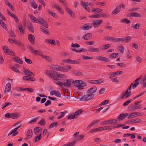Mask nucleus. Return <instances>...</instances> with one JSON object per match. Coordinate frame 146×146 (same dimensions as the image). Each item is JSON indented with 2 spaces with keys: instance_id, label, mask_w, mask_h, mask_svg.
Instances as JSON below:
<instances>
[{
  "instance_id": "f257e3e1",
  "label": "nucleus",
  "mask_w": 146,
  "mask_h": 146,
  "mask_svg": "<svg viewBox=\"0 0 146 146\" xmlns=\"http://www.w3.org/2000/svg\"><path fill=\"white\" fill-rule=\"evenodd\" d=\"M94 95L93 94H88L85 95L84 94H82L81 96H79L78 98H76L74 96V98L75 99H80L81 101H87L89 100L92 99L94 97Z\"/></svg>"
},
{
  "instance_id": "f03ea898",
  "label": "nucleus",
  "mask_w": 146,
  "mask_h": 146,
  "mask_svg": "<svg viewBox=\"0 0 146 146\" xmlns=\"http://www.w3.org/2000/svg\"><path fill=\"white\" fill-rule=\"evenodd\" d=\"M58 72L53 70L46 71L45 74L48 77L53 79L54 80H58Z\"/></svg>"
},
{
  "instance_id": "7ed1b4c3",
  "label": "nucleus",
  "mask_w": 146,
  "mask_h": 146,
  "mask_svg": "<svg viewBox=\"0 0 146 146\" xmlns=\"http://www.w3.org/2000/svg\"><path fill=\"white\" fill-rule=\"evenodd\" d=\"M74 85L77 87L79 89H82L86 85V83L81 80H76L74 81Z\"/></svg>"
},
{
  "instance_id": "20e7f679",
  "label": "nucleus",
  "mask_w": 146,
  "mask_h": 146,
  "mask_svg": "<svg viewBox=\"0 0 146 146\" xmlns=\"http://www.w3.org/2000/svg\"><path fill=\"white\" fill-rule=\"evenodd\" d=\"M72 80H66V82L62 83L60 81L57 80V81L54 82L56 84L60 86V87L63 86V85L67 87L70 86L71 85V83L73 82V81H72L73 82H72Z\"/></svg>"
},
{
  "instance_id": "39448f33",
  "label": "nucleus",
  "mask_w": 146,
  "mask_h": 146,
  "mask_svg": "<svg viewBox=\"0 0 146 146\" xmlns=\"http://www.w3.org/2000/svg\"><path fill=\"white\" fill-rule=\"evenodd\" d=\"M3 49L5 54L10 55H13L14 56L15 55V53L12 50L9 49L7 46H4L3 47Z\"/></svg>"
},
{
  "instance_id": "423d86ee",
  "label": "nucleus",
  "mask_w": 146,
  "mask_h": 146,
  "mask_svg": "<svg viewBox=\"0 0 146 146\" xmlns=\"http://www.w3.org/2000/svg\"><path fill=\"white\" fill-rule=\"evenodd\" d=\"M80 47V45L77 43H75L74 44V52H85L87 51V50L86 49H84L83 48H80L78 50L74 48H79Z\"/></svg>"
},
{
  "instance_id": "0eeeda50",
  "label": "nucleus",
  "mask_w": 146,
  "mask_h": 146,
  "mask_svg": "<svg viewBox=\"0 0 146 146\" xmlns=\"http://www.w3.org/2000/svg\"><path fill=\"white\" fill-rule=\"evenodd\" d=\"M141 105H139L138 106L135 105L130 106L128 107V109L129 110L133 111L137 109H140L142 108Z\"/></svg>"
},
{
  "instance_id": "6e6552de",
  "label": "nucleus",
  "mask_w": 146,
  "mask_h": 146,
  "mask_svg": "<svg viewBox=\"0 0 146 146\" xmlns=\"http://www.w3.org/2000/svg\"><path fill=\"white\" fill-rule=\"evenodd\" d=\"M23 69L24 70L23 72L25 75L31 77L35 76V74H33L29 69H26L24 67L23 68Z\"/></svg>"
},
{
  "instance_id": "1a4fd4ad",
  "label": "nucleus",
  "mask_w": 146,
  "mask_h": 146,
  "mask_svg": "<svg viewBox=\"0 0 146 146\" xmlns=\"http://www.w3.org/2000/svg\"><path fill=\"white\" fill-rule=\"evenodd\" d=\"M28 39L29 42L32 44L34 45L35 44V37L33 35L31 34L29 35Z\"/></svg>"
},
{
  "instance_id": "9d476101",
  "label": "nucleus",
  "mask_w": 146,
  "mask_h": 146,
  "mask_svg": "<svg viewBox=\"0 0 146 146\" xmlns=\"http://www.w3.org/2000/svg\"><path fill=\"white\" fill-rule=\"evenodd\" d=\"M102 23V20H97L96 21H93L92 23L94 28H96L98 27Z\"/></svg>"
},
{
  "instance_id": "9b49d317",
  "label": "nucleus",
  "mask_w": 146,
  "mask_h": 146,
  "mask_svg": "<svg viewBox=\"0 0 146 146\" xmlns=\"http://www.w3.org/2000/svg\"><path fill=\"white\" fill-rule=\"evenodd\" d=\"M142 120L140 119H132L131 120H128L126 123L128 124L135 123L140 122Z\"/></svg>"
},
{
  "instance_id": "f8f14e48",
  "label": "nucleus",
  "mask_w": 146,
  "mask_h": 146,
  "mask_svg": "<svg viewBox=\"0 0 146 146\" xmlns=\"http://www.w3.org/2000/svg\"><path fill=\"white\" fill-rule=\"evenodd\" d=\"M92 26V25L91 24H86L81 27L80 29L81 30H88L90 29Z\"/></svg>"
},
{
  "instance_id": "ddd939ff",
  "label": "nucleus",
  "mask_w": 146,
  "mask_h": 146,
  "mask_svg": "<svg viewBox=\"0 0 146 146\" xmlns=\"http://www.w3.org/2000/svg\"><path fill=\"white\" fill-rule=\"evenodd\" d=\"M97 89V88L96 86H93L89 89H88L87 91V93L88 94H92L96 91Z\"/></svg>"
},
{
  "instance_id": "4468645a",
  "label": "nucleus",
  "mask_w": 146,
  "mask_h": 146,
  "mask_svg": "<svg viewBox=\"0 0 146 146\" xmlns=\"http://www.w3.org/2000/svg\"><path fill=\"white\" fill-rule=\"evenodd\" d=\"M33 132L31 129L29 130L27 132V134L26 135V137L25 138V140H27L32 137Z\"/></svg>"
},
{
  "instance_id": "2eb2a0df",
  "label": "nucleus",
  "mask_w": 146,
  "mask_h": 146,
  "mask_svg": "<svg viewBox=\"0 0 146 146\" xmlns=\"http://www.w3.org/2000/svg\"><path fill=\"white\" fill-rule=\"evenodd\" d=\"M129 17H137L140 18L141 17V15L137 13L131 12L128 15Z\"/></svg>"
},
{
  "instance_id": "dca6fc26",
  "label": "nucleus",
  "mask_w": 146,
  "mask_h": 146,
  "mask_svg": "<svg viewBox=\"0 0 146 146\" xmlns=\"http://www.w3.org/2000/svg\"><path fill=\"white\" fill-rule=\"evenodd\" d=\"M52 7L55 9H56L60 11V13L63 14H64V12L61 9L60 7L57 6L56 4L55 3H53L52 5Z\"/></svg>"
},
{
  "instance_id": "f3484780",
  "label": "nucleus",
  "mask_w": 146,
  "mask_h": 146,
  "mask_svg": "<svg viewBox=\"0 0 146 146\" xmlns=\"http://www.w3.org/2000/svg\"><path fill=\"white\" fill-rule=\"evenodd\" d=\"M98 59L101 61L109 62L110 61L108 58L102 56H98Z\"/></svg>"
},
{
  "instance_id": "a211bd4d",
  "label": "nucleus",
  "mask_w": 146,
  "mask_h": 146,
  "mask_svg": "<svg viewBox=\"0 0 146 146\" xmlns=\"http://www.w3.org/2000/svg\"><path fill=\"white\" fill-rule=\"evenodd\" d=\"M11 90V84L9 82L7 84L5 87V91L4 93L6 94V91H7V92H10Z\"/></svg>"
},
{
  "instance_id": "6ab92c4d",
  "label": "nucleus",
  "mask_w": 146,
  "mask_h": 146,
  "mask_svg": "<svg viewBox=\"0 0 146 146\" xmlns=\"http://www.w3.org/2000/svg\"><path fill=\"white\" fill-rule=\"evenodd\" d=\"M23 79L25 80H30L33 81L36 80V79L34 78H31L29 76H25L23 77Z\"/></svg>"
},
{
  "instance_id": "aec40b11",
  "label": "nucleus",
  "mask_w": 146,
  "mask_h": 146,
  "mask_svg": "<svg viewBox=\"0 0 146 146\" xmlns=\"http://www.w3.org/2000/svg\"><path fill=\"white\" fill-rule=\"evenodd\" d=\"M92 34L89 33L86 34L82 36V38L84 40H88L90 39L92 37Z\"/></svg>"
},
{
  "instance_id": "412c9836",
  "label": "nucleus",
  "mask_w": 146,
  "mask_h": 146,
  "mask_svg": "<svg viewBox=\"0 0 146 146\" xmlns=\"http://www.w3.org/2000/svg\"><path fill=\"white\" fill-rule=\"evenodd\" d=\"M84 137V135L82 134L74 137V140H75L77 141H79L83 139Z\"/></svg>"
},
{
  "instance_id": "4be33fe9",
  "label": "nucleus",
  "mask_w": 146,
  "mask_h": 146,
  "mask_svg": "<svg viewBox=\"0 0 146 146\" xmlns=\"http://www.w3.org/2000/svg\"><path fill=\"white\" fill-rule=\"evenodd\" d=\"M45 42L46 43H50L52 45H55V41L54 40H52L51 39H46L45 40Z\"/></svg>"
},
{
  "instance_id": "5701e85b",
  "label": "nucleus",
  "mask_w": 146,
  "mask_h": 146,
  "mask_svg": "<svg viewBox=\"0 0 146 146\" xmlns=\"http://www.w3.org/2000/svg\"><path fill=\"white\" fill-rule=\"evenodd\" d=\"M74 74L78 76H82L84 75L82 72L78 70H75L74 71Z\"/></svg>"
},
{
  "instance_id": "b1692460",
  "label": "nucleus",
  "mask_w": 146,
  "mask_h": 146,
  "mask_svg": "<svg viewBox=\"0 0 146 146\" xmlns=\"http://www.w3.org/2000/svg\"><path fill=\"white\" fill-rule=\"evenodd\" d=\"M29 16L30 19L33 23H37L36 21H37L38 19H37L35 17L31 14H30L29 15Z\"/></svg>"
},
{
  "instance_id": "393cba45",
  "label": "nucleus",
  "mask_w": 146,
  "mask_h": 146,
  "mask_svg": "<svg viewBox=\"0 0 146 146\" xmlns=\"http://www.w3.org/2000/svg\"><path fill=\"white\" fill-rule=\"evenodd\" d=\"M88 50L91 52H98L100 51L99 49L98 48L92 47H90L88 48Z\"/></svg>"
},
{
  "instance_id": "a878e982",
  "label": "nucleus",
  "mask_w": 146,
  "mask_h": 146,
  "mask_svg": "<svg viewBox=\"0 0 146 146\" xmlns=\"http://www.w3.org/2000/svg\"><path fill=\"white\" fill-rule=\"evenodd\" d=\"M27 28L29 31H31L33 33H34V28L32 24L29 23L28 24L27 26Z\"/></svg>"
},
{
  "instance_id": "bb28decb",
  "label": "nucleus",
  "mask_w": 146,
  "mask_h": 146,
  "mask_svg": "<svg viewBox=\"0 0 146 146\" xmlns=\"http://www.w3.org/2000/svg\"><path fill=\"white\" fill-rule=\"evenodd\" d=\"M14 43L17 46L21 47L24 46V44L23 43H21V42L17 40L16 39H14Z\"/></svg>"
},
{
  "instance_id": "cd10ccee",
  "label": "nucleus",
  "mask_w": 146,
  "mask_h": 146,
  "mask_svg": "<svg viewBox=\"0 0 146 146\" xmlns=\"http://www.w3.org/2000/svg\"><path fill=\"white\" fill-rule=\"evenodd\" d=\"M125 116L124 115V113H121L118 116L117 118V120H119V121H121L125 118Z\"/></svg>"
},
{
  "instance_id": "c85d7f7f",
  "label": "nucleus",
  "mask_w": 146,
  "mask_h": 146,
  "mask_svg": "<svg viewBox=\"0 0 146 146\" xmlns=\"http://www.w3.org/2000/svg\"><path fill=\"white\" fill-rule=\"evenodd\" d=\"M18 28L20 32L22 34H24L25 32L23 29V27L22 25L20 24H18Z\"/></svg>"
},
{
  "instance_id": "c756f323",
  "label": "nucleus",
  "mask_w": 146,
  "mask_h": 146,
  "mask_svg": "<svg viewBox=\"0 0 146 146\" xmlns=\"http://www.w3.org/2000/svg\"><path fill=\"white\" fill-rule=\"evenodd\" d=\"M12 118L13 119H16L19 118L20 114L19 113H12Z\"/></svg>"
},
{
  "instance_id": "7c9ffc66",
  "label": "nucleus",
  "mask_w": 146,
  "mask_h": 146,
  "mask_svg": "<svg viewBox=\"0 0 146 146\" xmlns=\"http://www.w3.org/2000/svg\"><path fill=\"white\" fill-rule=\"evenodd\" d=\"M58 80H60V78H66V75L64 74H61L58 72Z\"/></svg>"
},
{
  "instance_id": "2f4dec72",
  "label": "nucleus",
  "mask_w": 146,
  "mask_h": 146,
  "mask_svg": "<svg viewBox=\"0 0 146 146\" xmlns=\"http://www.w3.org/2000/svg\"><path fill=\"white\" fill-rule=\"evenodd\" d=\"M82 112V110H79L76 111L74 113V119L76 117V116L79 115L81 114Z\"/></svg>"
},
{
  "instance_id": "473e14b6",
  "label": "nucleus",
  "mask_w": 146,
  "mask_h": 146,
  "mask_svg": "<svg viewBox=\"0 0 146 146\" xmlns=\"http://www.w3.org/2000/svg\"><path fill=\"white\" fill-rule=\"evenodd\" d=\"M0 25L6 30H8L6 25L2 20H0Z\"/></svg>"
},
{
  "instance_id": "72a5a7b5",
  "label": "nucleus",
  "mask_w": 146,
  "mask_h": 146,
  "mask_svg": "<svg viewBox=\"0 0 146 146\" xmlns=\"http://www.w3.org/2000/svg\"><path fill=\"white\" fill-rule=\"evenodd\" d=\"M21 126V125H20L19 126L16 127V128L14 129H13L8 134V136H9L11 134H12L13 133H15V132H17L16 131L17 130L19 129Z\"/></svg>"
},
{
  "instance_id": "f704fd0d",
  "label": "nucleus",
  "mask_w": 146,
  "mask_h": 146,
  "mask_svg": "<svg viewBox=\"0 0 146 146\" xmlns=\"http://www.w3.org/2000/svg\"><path fill=\"white\" fill-rule=\"evenodd\" d=\"M28 48L31 52L34 54H35L34 52H35V50L34 48L31 45H29L28 46Z\"/></svg>"
},
{
  "instance_id": "c9c22d12",
  "label": "nucleus",
  "mask_w": 146,
  "mask_h": 146,
  "mask_svg": "<svg viewBox=\"0 0 146 146\" xmlns=\"http://www.w3.org/2000/svg\"><path fill=\"white\" fill-rule=\"evenodd\" d=\"M110 78L113 82H119V80L117 79V78L116 77H115L114 76L111 75Z\"/></svg>"
},
{
  "instance_id": "e433bc0d",
  "label": "nucleus",
  "mask_w": 146,
  "mask_h": 146,
  "mask_svg": "<svg viewBox=\"0 0 146 146\" xmlns=\"http://www.w3.org/2000/svg\"><path fill=\"white\" fill-rule=\"evenodd\" d=\"M30 3L31 6L35 9H36L37 7V5L35 3L34 0H31L30 1Z\"/></svg>"
},
{
  "instance_id": "4c0bfd02",
  "label": "nucleus",
  "mask_w": 146,
  "mask_h": 146,
  "mask_svg": "<svg viewBox=\"0 0 146 146\" xmlns=\"http://www.w3.org/2000/svg\"><path fill=\"white\" fill-rule=\"evenodd\" d=\"M41 133H40L35 137L34 140V142H36L37 141H39L41 139Z\"/></svg>"
},
{
  "instance_id": "58836bf2",
  "label": "nucleus",
  "mask_w": 146,
  "mask_h": 146,
  "mask_svg": "<svg viewBox=\"0 0 146 146\" xmlns=\"http://www.w3.org/2000/svg\"><path fill=\"white\" fill-rule=\"evenodd\" d=\"M42 126H44L45 124V120L44 118H42L39 122L38 123Z\"/></svg>"
},
{
  "instance_id": "ea45409f",
  "label": "nucleus",
  "mask_w": 146,
  "mask_h": 146,
  "mask_svg": "<svg viewBox=\"0 0 146 146\" xmlns=\"http://www.w3.org/2000/svg\"><path fill=\"white\" fill-rule=\"evenodd\" d=\"M60 68V66L57 65H53L52 67V68L53 69L57 71H59Z\"/></svg>"
},
{
  "instance_id": "a19ab883",
  "label": "nucleus",
  "mask_w": 146,
  "mask_h": 146,
  "mask_svg": "<svg viewBox=\"0 0 146 146\" xmlns=\"http://www.w3.org/2000/svg\"><path fill=\"white\" fill-rule=\"evenodd\" d=\"M118 55V53H114L109 55V57L110 58H116L117 56Z\"/></svg>"
},
{
  "instance_id": "79ce46f5",
  "label": "nucleus",
  "mask_w": 146,
  "mask_h": 146,
  "mask_svg": "<svg viewBox=\"0 0 146 146\" xmlns=\"http://www.w3.org/2000/svg\"><path fill=\"white\" fill-rule=\"evenodd\" d=\"M66 11L69 14H70L71 16L72 17V11L67 7H66Z\"/></svg>"
},
{
  "instance_id": "37998d69",
  "label": "nucleus",
  "mask_w": 146,
  "mask_h": 146,
  "mask_svg": "<svg viewBox=\"0 0 146 146\" xmlns=\"http://www.w3.org/2000/svg\"><path fill=\"white\" fill-rule=\"evenodd\" d=\"M108 120L109 124H110L115 123L117 121V119H111Z\"/></svg>"
},
{
  "instance_id": "c03bdc74",
  "label": "nucleus",
  "mask_w": 146,
  "mask_h": 146,
  "mask_svg": "<svg viewBox=\"0 0 146 146\" xmlns=\"http://www.w3.org/2000/svg\"><path fill=\"white\" fill-rule=\"evenodd\" d=\"M41 31L46 34H47L48 33V31L46 29L43 28L42 27H40Z\"/></svg>"
},
{
  "instance_id": "a18cd8bd",
  "label": "nucleus",
  "mask_w": 146,
  "mask_h": 146,
  "mask_svg": "<svg viewBox=\"0 0 146 146\" xmlns=\"http://www.w3.org/2000/svg\"><path fill=\"white\" fill-rule=\"evenodd\" d=\"M99 15L100 16V17H102L105 18L109 16L108 13H104L102 12L100 13Z\"/></svg>"
},
{
  "instance_id": "49530a36",
  "label": "nucleus",
  "mask_w": 146,
  "mask_h": 146,
  "mask_svg": "<svg viewBox=\"0 0 146 146\" xmlns=\"http://www.w3.org/2000/svg\"><path fill=\"white\" fill-rule=\"evenodd\" d=\"M121 23L125 22L126 24H128L131 22L127 18L122 19L120 21Z\"/></svg>"
},
{
  "instance_id": "de8ad7c7",
  "label": "nucleus",
  "mask_w": 146,
  "mask_h": 146,
  "mask_svg": "<svg viewBox=\"0 0 146 146\" xmlns=\"http://www.w3.org/2000/svg\"><path fill=\"white\" fill-rule=\"evenodd\" d=\"M63 61L64 62L66 63H73V61L72 60L69 58L64 59L63 60Z\"/></svg>"
},
{
  "instance_id": "09e8293b",
  "label": "nucleus",
  "mask_w": 146,
  "mask_h": 146,
  "mask_svg": "<svg viewBox=\"0 0 146 146\" xmlns=\"http://www.w3.org/2000/svg\"><path fill=\"white\" fill-rule=\"evenodd\" d=\"M7 5L13 11H14L13 6L11 4L8 2L7 1H6Z\"/></svg>"
},
{
  "instance_id": "8fccbe9b",
  "label": "nucleus",
  "mask_w": 146,
  "mask_h": 146,
  "mask_svg": "<svg viewBox=\"0 0 146 146\" xmlns=\"http://www.w3.org/2000/svg\"><path fill=\"white\" fill-rule=\"evenodd\" d=\"M105 39L107 40H113L115 38L113 37L107 36L105 37Z\"/></svg>"
},
{
  "instance_id": "3c124183",
  "label": "nucleus",
  "mask_w": 146,
  "mask_h": 146,
  "mask_svg": "<svg viewBox=\"0 0 146 146\" xmlns=\"http://www.w3.org/2000/svg\"><path fill=\"white\" fill-rule=\"evenodd\" d=\"M131 92L128 91V90H127L125 93V98H128L129 96H130V95L131 94Z\"/></svg>"
},
{
  "instance_id": "603ef678",
  "label": "nucleus",
  "mask_w": 146,
  "mask_h": 146,
  "mask_svg": "<svg viewBox=\"0 0 146 146\" xmlns=\"http://www.w3.org/2000/svg\"><path fill=\"white\" fill-rule=\"evenodd\" d=\"M57 123H58L57 122H54L52 123L51 124L49 127V128L50 129L56 126L57 125Z\"/></svg>"
},
{
  "instance_id": "864d4df0",
  "label": "nucleus",
  "mask_w": 146,
  "mask_h": 146,
  "mask_svg": "<svg viewBox=\"0 0 146 146\" xmlns=\"http://www.w3.org/2000/svg\"><path fill=\"white\" fill-rule=\"evenodd\" d=\"M123 73L122 71H118L114 72H112L111 75L114 76L115 75H118L122 74Z\"/></svg>"
},
{
  "instance_id": "5fc2aeb1",
  "label": "nucleus",
  "mask_w": 146,
  "mask_h": 146,
  "mask_svg": "<svg viewBox=\"0 0 146 146\" xmlns=\"http://www.w3.org/2000/svg\"><path fill=\"white\" fill-rule=\"evenodd\" d=\"M37 21L40 24L42 25V24H43L45 21L44 19L41 17H39V19Z\"/></svg>"
},
{
  "instance_id": "6e6d98bb",
  "label": "nucleus",
  "mask_w": 146,
  "mask_h": 146,
  "mask_svg": "<svg viewBox=\"0 0 146 146\" xmlns=\"http://www.w3.org/2000/svg\"><path fill=\"white\" fill-rule=\"evenodd\" d=\"M9 33L10 35L11 36V37L12 38H15L16 36L15 34L14 33L13 31H10L9 32Z\"/></svg>"
},
{
  "instance_id": "4d7b16f0",
  "label": "nucleus",
  "mask_w": 146,
  "mask_h": 146,
  "mask_svg": "<svg viewBox=\"0 0 146 146\" xmlns=\"http://www.w3.org/2000/svg\"><path fill=\"white\" fill-rule=\"evenodd\" d=\"M11 69L14 71L15 72H16L18 73H20L21 72L18 70V68H17L12 66Z\"/></svg>"
},
{
  "instance_id": "13d9d810",
  "label": "nucleus",
  "mask_w": 146,
  "mask_h": 146,
  "mask_svg": "<svg viewBox=\"0 0 146 146\" xmlns=\"http://www.w3.org/2000/svg\"><path fill=\"white\" fill-rule=\"evenodd\" d=\"M38 118V117H36L35 118L33 119H32V120H31V121H30L28 123V124H31L33 123L36 122V121L37 120Z\"/></svg>"
},
{
  "instance_id": "bf43d9fd",
  "label": "nucleus",
  "mask_w": 146,
  "mask_h": 146,
  "mask_svg": "<svg viewBox=\"0 0 146 146\" xmlns=\"http://www.w3.org/2000/svg\"><path fill=\"white\" fill-rule=\"evenodd\" d=\"M82 58L84 60H90L92 59L93 58V57L92 56V57H89L87 56H82Z\"/></svg>"
},
{
  "instance_id": "052dcab7",
  "label": "nucleus",
  "mask_w": 146,
  "mask_h": 146,
  "mask_svg": "<svg viewBox=\"0 0 146 146\" xmlns=\"http://www.w3.org/2000/svg\"><path fill=\"white\" fill-rule=\"evenodd\" d=\"M100 17V16L99 15V14H96L94 15H92L89 16V18H99Z\"/></svg>"
},
{
  "instance_id": "680f3d73",
  "label": "nucleus",
  "mask_w": 146,
  "mask_h": 146,
  "mask_svg": "<svg viewBox=\"0 0 146 146\" xmlns=\"http://www.w3.org/2000/svg\"><path fill=\"white\" fill-rule=\"evenodd\" d=\"M60 3L64 6L67 7V2L65 0H62L60 1Z\"/></svg>"
},
{
  "instance_id": "e2e57ef3",
  "label": "nucleus",
  "mask_w": 146,
  "mask_h": 146,
  "mask_svg": "<svg viewBox=\"0 0 146 146\" xmlns=\"http://www.w3.org/2000/svg\"><path fill=\"white\" fill-rule=\"evenodd\" d=\"M111 46L110 44H107L106 45H103V49L104 50H106L108 48Z\"/></svg>"
},
{
  "instance_id": "0e129e2a",
  "label": "nucleus",
  "mask_w": 146,
  "mask_h": 146,
  "mask_svg": "<svg viewBox=\"0 0 146 146\" xmlns=\"http://www.w3.org/2000/svg\"><path fill=\"white\" fill-rule=\"evenodd\" d=\"M12 113H6L5 114V117L8 118H12Z\"/></svg>"
},
{
  "instance_id": "69168bd1",
  "label": "nucleus",
  "mask_w": 146,
  "mask_h": 146,
  "mask_svg": "<svg viewBox=\"0 0 146 146\" xmlns=\"http://www.w3.org/2000/svg\"><path fill=\"white\" fill-rule=\"evenodd\" d=\"M25 61L28 64H31L32 63V61L29 59H27L26 57H24Z\"/></svg>"
},
{
  "instance_id": "338daca9",
  "label": "nucleus",
  "mask_w": 146,
  "mask_h": 146,
  "mask_svg": "<svg viewBox=\"0 0 146 146\" xmlns=\"http://www.w3.org/2000/svg\"><path fill=\"white\" fill-rule=\"evenodd\" d=\"M131 102V100H127V101L125 102L123 104V106H127L129 103Z\"/></svg>"
},
{
  "instance_id": "774afa93",
  "label": "nucleus",
  "mask_w": 146,
  "mask_h": 146,
  "mask_svg": "<svg viewBox=\"0 0 146 146\" xmlns=\"http://www.w3.org/2000/svg\"><path fill=\"white\" fill-rule=\"evenodd\" d=\"M73 146V141L71 142L70 143H68L67 144H65L62 146Z\"/></svg>"
}]
</instances>
